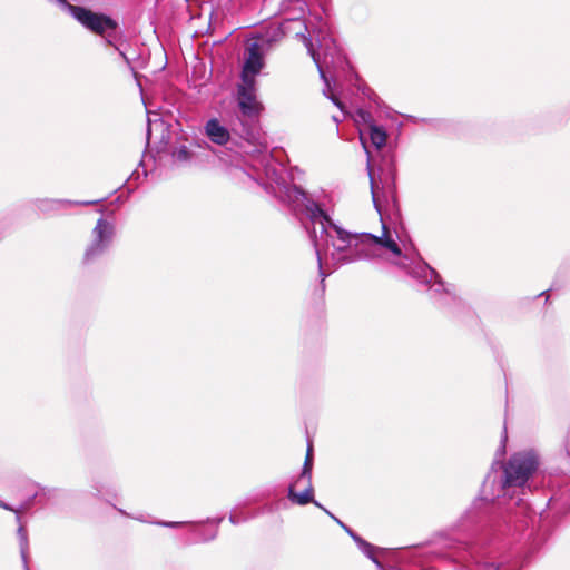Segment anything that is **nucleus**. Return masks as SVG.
<instances>
[{
	"instance_id": "6e6552de",
	"label": "nucleus",
	"mask_w": 570,
	"mask_h": 570,
	"mask_svg": "<svg viewBox=\"0 0 570 570\" xmlns=\"http://www.w3.org/2000/svg\"><path fill=\"white\" fill-rule=\"evenodd\" d=\"M205 130L206 135L214 144L225 145L229 140L228 130L222 126L217 119L208 120Z\"/></svg>"
},
{
	"instance_id": "f3484780",
	"label": "nucleus",
	"mask_w": 570,
	"mask_h": 570,
	"mask_svg": "<svg viewBox=\"0 0 570 570\" xmlns=\"http://www.w3.org/2000/svg\"><path fill=\"white\" fill-rule=\"evenodd\" d=\"M321 76H322V78H323L325 81H327V80H326V77H325V73H324L322 70H321Z\"/></svg>"
},
{
	"instance_id": "39448f33",
	"label": "nucleus",
	"mask_w": 570,
	"mask_h": 570,
	"mask_svg": "<svg viewBox=\"0 0 570 570\" xmlns=\"http://www.w3.org/2000/svg\"><path fill=\"white\" fill-rule=\"evenodd\" d=\"M363 243L366 244H375L379 245L389 252H391L393 255L400 257L402 255V249L397 245V243L392 238L391 232L386 225H382V233L380 236L365 233L362 235Z\"/></svg>"
},
{
	"instance_id": "f8f14e48",
	"label": "nucleus",
	"mask_w": 570,
	"mask_h": 570,
	"mask_svg": "<svg viewBox=\"0 0 570 570\" xmlns=\"http://www.w3.org/2000/svg\"><path fill=\"white\" fill-rule=\"evenodd\" d=\"M174 157L179 161H186L190 158V151L186 146H181L174 153Z\"/></svg>"
},
{
	"instance_id": "2eb2a0df",
	"label": "nucleus",
	"mask_w": 570,
	"mask_h": 570,
	"mask_svg": "<svg viewBox=\"0 0 570 570\" xmlns=\"http://www.w3.org/2000/svg\"><path fill=\"white\" fill-rule=\"evenodd\" d=\"M98 200H87V202H83L85 205H92V204H97Z\"/></svg>"
},
{
	"instance_id": "dca6fc26",
	"label": "nucleus",
	"mask_w": 570,
	"mask_h": 570,
	"mask_svg": "<svg viewBox=\"0 0 570 570\" xmlns=\"http://www.w3.org/2000/svg\"><path fill=\"white\" fill-rule=\"evenodd\" d=\"M308 50H309V52L312 53L313 59L315 60V52H314V50L312 49V47H311Z\"/></svg>"
},
{
	"instance_id": "1a4fd4ad",
	"label": "nucleus",
	"mask_w": 570,
	"mask_h": 570,
	"mask_svg": "<svg viewBox=\"0 0 570 570\" xmlns=\"http://www.w3.org/2000/svg\"><path fill=\"white\" fill-rule=\"evenodd\" d=\"M368 131H370L368 134H370L371 142L373 144V146L376 149H380L383 146H385L387 135L382 127L376 126L375 124H370Z\"/></svg>"
},
{
	"instance_id": "a211bd4d",
	"label": "nucleus",
	"mask_w": 570,
	"mask_h": 570,
	"mask_svg": "<svg viewBox=\"0 0 570 570\" xmlns=\"http://www.w3.org/2000/svg\"><path fill=\"white\" fill-rule=\"evenodd\" d=\"M0 507H2L4 509H8V507L4 503H2V502H0Z\"/></svg>"
},
{
	"instance_id": "7ed1b4c3",
	"label": "nucleus",
	"mask_w": 570,
	"mask_h": 570,
	"mask_svg": "<svg viewBox=\"0 0 570 570\" xmlns=\"http://www.w3.org/2000/svg\"><path fill=\"white\" fill-rule=\"evenodd\" d=\"M237 102L244 117L256 118L259 115L263 105L257 100L256 82L240 81L237 86Z\"/></svg>"
},
{
	"instance_id": "f257e3e1",
	"label": "nucleus",
	"mask_w": 570,
	"mask_h": 570,
	"mask_svg": "<svg viewBox=\"0 0 570 570\" xmlns=\"http://www.w3.org/2000/svg\"><path fill=\"white\" fill-rule=\"evenodd\" d=\"M538 465V456L533 452L514 453L505 463L494 461L484 478L475 508L511 510L510 501H513L523 510L525 502L521 498L514 499V495L517 490L523 489Z\"/></svg>"
},
{
	"instance_id": "9d476101",
	"label": "nucleus",
	"mask_w": 570,
	"mask_h": 570,
	"mask_svg": "<svg viewBox=\"0 0 570 570\" xmlns=\"http://www.w3.org/2000/svg\"><path fill=\"white\" fill-rule=\"evenodd\" d=\"M312 468H313V445L309 444L307 448L304 465L297 482H303L304 480H312Z\"/></svg>"
},
{
	"instance_id": "4468645a",
	"label": "nucleus",
	"mask_w": 570,
	"mask_h": 570,
	"mask_svg": "<svg viewBox=\"0 0 570 570\" xmlns=\"http://www.w3.org/2000/svg\"><path fill=\"white\" fill-rule=\"evenodd\" d=\"M315 208H316V212H315L316 214L322 216L324 219H328V215L318 205H315Z\"/></svg>"
},
{
	"instance_id": "f03ea898",
	"label": "nucleus",
	"mask_w": 570,
	"mask_h": 570,
	"mask_svg": "<svg viewBox=\"0 0 570 570\" xmlns=\"http://www.w3.org/2000/svg\"><path fill=\"white\" fill-rule=\"evenodd\" d=\"M67 8L75 19L96 35L105 36L107 31H115L118 27L114 19L104 13H97L85 7L70 3H67Z\"/></svg>"
},
{
	"instance_id": "423d86ee",
	"label": "nucleus",
	"mask_w": 570,
	"mask_h": 570,
	"mask_svg": "<svg viewBox=\"0 0 570 570\" xmlns=\"http://www.w3.org/2000/svg\"><path fill=\"white\" fill-rule=\"evenodd\" d=\"M96 234V244L86 252V259H89L94 254L101 252L104 244L109 242L114 235V226L107 220L100 218L94 229Z\"/></svg>"
},
{
	"instance_id": "20e7f679",
	"label": "nucleus",
	"mask_w": 570,
	"mask_h": 570,
	"mask_svg": "<svg viewBox=\"0 0 570 570\" xmlns=\"http://www.w3.org/2000/svg\"><path fill=\"white\" fill-rule=\"evenodd\" d=\"M247 56L242 69L240 78L243 81L256 82V76L261 72L264 61L261 52V47L254 42L247 48Z\"/></svg>"
},
{
	"instance_id": "9b49d317",
	"label": "nucleus",
	"mask_w": 570,
	"mask_h": 570,
	"mask_svg": "<svg viewBox=\"0 0 570 570\" xmlns=\"http://www.w3.org/2000/svg\"><path fill=\"white\" fill-rule=\"evenodd\" d=\"M465 570H498V568L483 557H474L469 564L465 562Z\"/></svg>"
},
{
	"instance_id": "0eeeda50",
	"label": "nucleus",
	"mask_w": 570,
	"mask_h": 570,
	"mask_svg": "<svg viewBox=\"0 0 570 570\" xmlns=\"http://www.w3.org/2000/svg\"><path fill=\"white\" fill-rule=\"evenodd\" d=\"M301 482L295 481L294 484H292L288 489V499L299 505H305L307 503L314 502L316 505H320L317 502L314 501V489L312 485V480H304L303 483L305 485L304 491L302 493H297L295 491V488Z\"/></svg>"
},
{
	"instance_id": "ddd939ff",
	"label": "nucleus",
	"mask_w": 570,
	"mask_h": 570,
	"mask_svg": "<svg viewBox=\"0 0 570 570\" xmlns=\"http://www.w3.org/2000/svg\"><path fill=\"white\" fill-rule=\"evenodd\" d=\"M330 99L340 108V109H343V104L341 102V100L334 95V94H331L330 96Z\"/></svg>"
}]
</instances>
